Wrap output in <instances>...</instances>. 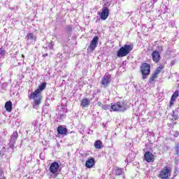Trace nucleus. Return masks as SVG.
Returning a JSON list of instances; mask_svg holds the SVG:
<instances>
[{"label":"nucleus","instance_id":"6","mask_svg":"<svg viewBox=\"0 0 179 179\" xmlns=\"http://www.w3.org/2000/svg\"><path fill=\"white\" fill-rule=\"evenodd\" d=\"M98 15H100V18L101 20H106L110 15V10L107 4H104L101 8V13L98 12Z\"/></svg>","mask_w":179,"mask_h":179},{"label":"nucleus","instance_id":"23","mask_svg":"<svg viewBox=\"0 0 179 179\" xmlns=\"http://www.w3.org/2000/svg\"><path fill=\"white\" fill-rule=\"evenodd\" d=\"M162 69H163V66H159V67H157L155 71V73H156L157 75H159V73H160V72H162Z\"/></svg>","mask_w":179,"mask_h":179},{"label":"nucleus","instance_id":"16","mask_svg":"<svg viewBox=\"0 0 179 179\" xmlns=\"http://www.w3.org/2000/svg\"><path fill=\"white\" fill-rule=\"evenodd\" d=\"M94 146L95 149H103L104 145H103V143L100 140H97L94 142Z\"/></svg>","mask_w":179,"mask_h":179},{"label":"nucleus","instance_id":"7","mask_svg":"<svg viewBox=\"0 0 179 179\" xmlns=\"http://www.w3.org/2000/svg\"><path fill=\"white\" fill-rule=\"evenodd\" d=\"M99 44V36H96L92 40L89 47L87 49L88 52H93L94 50L97 48V45Z\"/></svg>","mask_w":179,"mask_h":179},{"label":"nucleus","instance_id":"27","mask_svg":"<svg viewBox=\"0 0 179 179\" xmlns=\"http://www.w3.org/2000/svg\"><path fill=\"white\" fill-rule=\"evenodd\" d=\"M66 31L70 33L71 31H72V26L67 25L66 27Z\"/></svg>","mask_w":179,"mask_h":179},{"label":"nucleus","instance_id":"11","mask_svg":"<svg viewBox=\"0 0 179 179\" xmlns=\"http://www.w3.org/2000/svg\"><path fill=\"white\" fill-rule=\"evenodd\" d=\"M110 82H111V75L108 73H106L101 80V85H103L104 87H107V86L110 85Z\"/></svg>","mask_w":179,"mask_h":179},{"label":"nucleus","instance_id":"19","mask_svg":"<svg viewBox=\"0 0 179 179\" xmlns=\"http://www.w3.org/2000/svg\"><path fill=\"white\" fill-rule=\"evenodd\" d=\"M115 176H122V169L117 168L115 171Z\"/></svg>","mask_w":179,"mask_h":179},{"label":"nucleus","instance_id":"34","mask_svg":"<svg viewBox=\"0 0 179 179\" xmlns=\"http://www.w3.org/2000/svg\"><path fill=\"white\" fill-rule=\"evenodd\" d=\"M62 112L63 113H68V110L66 108H62Z\"/></svg>","mask_w":179,"mask_h":179},{"label":"nucleus","instance_id":"2","mask_svg":"<svg viewBox=\"0 0 179 179\" xmlns=\"http://www.w3.org/2000/svg\"><path fill=\"white\" fill-rule=\"evenodd\" d=\"M134 50V45H124L121 47L117 52V57L118 58H122L127 57L131 50Z\"/></svg>","mask_w":179,"mask_h":179},{"label":"nucleus","instance_id":"40","mask_svg":"<svg viewBox=\"0 0 179 179\" xmlns=\"http://www.w3.org/2000/svg\"><path fill=\"white\" fill-rule=\"evenodd\" d=\"M175 118V120H177V117H174Z\"/></svg>","mask_w":179,"mask_h":179},{"label":"nucleus","instance_id":"26","mask_svg":"<svg viewBox=\"0 0 179 179\" xmlns=\"http://www.w3.org/2000/svg\"><path fill=\"white\" fill-rule=\"evenodd\" d=\"M102 108L103 110H110V108H111V106L108 104H105V105L102 106Z\"/></svg>","mask_w":179,"mask_h":179},{"label":"nucleus","instance_id":"38","mask_svg":"<svg viewBox=\"0 0 179 179\" xmlns=\"http://www.w3.org/2000/svg\"><path fill=\"white\" fill-rule=\"evenodd\" d=\"M22 58H24V55H22Z\"/></svg>","mask_w":179,"mask_h":179},{"label":"nucleus","instance_id":"14","mask_svg":"<svg viewBox=\"0 0 179 179\" xmlns=\"http://www.w3.org/2000/svg\"><path fill=\"white\" fill-rule=\"evenodd\" d=\"M94 166V159L91 158L86 161L85 162V167L87 169H92Z\"/></svg>","mask_w":179,"mask_h":179},{"label":"nucleus","instance_id":"5","mask_svg":"<svg viewBox=\"0 0 179 179\" xmlns=\"http://www.w3.org/2000/svg\"><path fill=\"white\" fill-rule=\"evenodd\" d=\"M59 170V164L57 162H52L49 168L51 177H57L58 176V171Z\"/></svg>","mask_w":179,"mask_h":179},{"label":"nucleus","instance_id":"17","mask_svg":"<svg viewBox=\"0 0 179 179\" xmlns=\"http://www.w3.org/2000/svg\"><path fill=\"white\" fill-rule=\"evenodd\" d=\"M81 107H88V106H90V101L88 99H83L80 103Z\"/></svg>","mask_w":179,"mask_h":179},{"label":"nucleus","instance_id":"21","mask_svg":"<svg viewBox=\"0 0 179 179\" xmlns=\"http://www.w3.org/2000/svg\"><path fill=\"white\" fill-rule=\"evenodd\" d=\"M178 96V91H176L171 96V101H175L176 99Z\"/></svg>","mask_w":179,"mask_h":179},{"label":"nucleus","instance_id":"15","mask_svg":"<svg viewBox=\"0 0 179 179\" xmlns=\"http://www.w3.org/2000/svg\"><path fill=\"white\" fill-rule=\"evenodd\" d=\"M19 135L17 134V131L13 132V134L10 136V143H16V141L17 140Z\"/></svg>","mask_w":179,"mask_h":179},{"label":"nucleus","instance_id":"12","mask_svg":"<svg viewBox=\"0 0 179 179\" xmlns=\"http://www.w3.org/2000/svg\"><path fill=\"white\" fill-rule=\"evenodd\" d=\"M57 133L59 135L66 136V135H68V129L60 125L57 127Z\"/></svg>","mask_w":179,"mask_h":179},{"label":"nucleus","instance_id":"24","mask_svg":"<svg viewBox=\"0 0 179 179\" xmlns=\"http://www.w3.org/2000/svg\"><path fill=\"white\" fill-rule=\"evenodd\" d=\"M157 75L156 73H154L152 76V77L150 78V83H152V82H153L155 80V79H156L157 78Z\"/></svg>","mask_w":179,"mask_h":179},{"label":"nucleus","instance_id":"36","mask_svg":"<svg viewBox=\"0 0 179 179\" xmlns=\"http://www.w3.org/2000/svg\"><path fill=\"white\" fill-rule=\"evenodd\" d=\"M173 101H171V102H170V106H171V105L173 104Z\"/></svg>","mask_w":179,"mask_h":179},{"label":"nucleus","instance_id":"33","mask_svg":"<svg viewBox=\"0 0 179 179\" xmlns=\"http://www.w3.org/2000/svg\"><path fill=\"white\" fill-rule=\"evenodd\" d=\"M3 177V173L1 171H0V179H2Z\"/></svg>","mask_w":179,"mask_h":179},{"label":"nucleus","instance_id":"39","mask_svg":"<svg viewBox=\"0 0 179 179\" xmlns=\"http://www.w3.org/2000/svg\"><path fill=\"white\" fill-rule=\"evenodd\" d=\"M177 150H178V146L176 147Z\"/></svg>","mask_w":179,"mask_h":179},{"label":"nucleus","instance_id":"10","mask_svg":"<svg viewBox=\"0 0 179 179\" xmlns=\"http://www.w3.org/2000/svg\"><path fill=\"white\" fill-rule=\"evenodd\" d=\"M144 160H145L147 163H153V162H155V155L153 153L150 152V151H147L144 154Z\"/></svg>","mask_w":179,"mask_h":179},{"label":"nucleus","instance_id":"22","mask_svg":"<svg viewBox=\"0 0 179 179\" xmlns=\"http://www.w3.org/2000/svg\"><path fill=\"white\" fill-rule=\"evenodd\" d=\"M6 54V50L3 49V48H0V58H2V57H5V55Z\"/></svg>","mask_w":179,"mask_h":179},{"label":"nucleus","instance_id":"13","mask_svg":"<svg viewBox=\"0 0 179 179\" xmlns=\"http://www.w3.org/2000/svg\"><path fill=\"white\" fill-rule=\"evenodd\" d=\"M152 57L154 62H156V64H157V62L160 61L161 57H160V53H159V51L157 50L153 51L152 53Z\"/></svg>","mask_w":179,"mask_h":179},{"label":"nucleus","instance_id":"25","mask_svg":"<svg viewBox=\"0 0 179 179\" xmlns=\"http://www.w3.org/2000/svg\"><path fill=\"white\" fill-rule=\"evenodd\" d=\"M169 27H174V26H176V21L174 20L169 21Z\"/></svg>","mask_w":179,"mask_h":179},{"label":"nucleus","instance_id":"29","mask_svg":"<svg viewBox=\"0 0 179 179\" xmlns=\"http://www.w3.org/2000/svg\"><path fill=\"white\" fill-rule=\"evenodd\" d=\"M97 106H99V107H101L103 108V106H104V105L101 102H98Z\"/></svg>","mask_w":179,"mask_h":179},{"label":"nucleus","instance_id":"42","mask_svg":"<svg viewBox=\"0 0 179 179\" xmlns=\"http://www.w3.org/2000/svg\"><path fill=\"white\" fill-rule=\"evenodd\" d=\"M174 113H175V112H174V111H173V114H174Z\"/></svg>","mask_w":179,"mask_h":179},{"label":"nucleus","instance_id":"8","mask_svg":"<svg viewBox=\"0 0 179 179\" xmlns=\"http://www.w3.org/2000/svg\"><path fill=\"white\" fill-rule=\"evenodd\" d=\"M110 108L113 111H125V105L124 102L119 101L116 103H111Z\"/></svg>","mask_w":179,"mask_h":179},{"label":"nucleus","instance_id":"3","mask_svg":"<svg viewBox=\"0 0 179 179\" xmlns=\"http://www.w3.org/2000/svg\"><path fill=\"white\" fill-rule=\"evenodd\" d=\"M141 71L143 80H145V79H148V76L150 75V64L143 63L141 66Z\"/></svg>","mask_w":179,"mask_h":179},{"label":"nucleus","instance_id":"4","mask_svg":"<svg viewBox=\"0 0 179 179\" xmlns=\"http://www.w3.org/2000/svg\"><path fill=\"white\" fill-rule=\"evenodd\" d=\"M171 176V168L165 166L161 169L158 177L162 179H167Z\"/></svg>","mask_w":179,"mask_h":179},{"label":"nucleus","instance_id":"1","mask_svg":"<svg viewBox=\"0 0 179 179\" xmlns=\"http://www.w3.org/2000/svg\"><path fill=\"white\" fill-rule=\"evenodd\" d=\"M47 87V83H42L38 88L35 90L33 93L29 95V100L34 99V101L33 103V108L36 110H38V106L41 104V92L44 90Z\"/></svg>","mask_w":179,"mask_h":179},{"label":"nucleus","instance_id":"32","mask_svg":"<svg viewBox=\"0 0 179 179\" xmlns=\"http://www.w3.org/2000/svg\"><path fill=\"white\" fill-rule=\"evenodd\" d=\"M167 2L169 3V0H162V3L164 5H167Z\"/></svg>","mask_w":179,"mask_h":179},{"label":"nucleus","instance_id":"37","mask_svg":"<svg viewBox=\"0 0 179 179\" xmlns=\"http://www.w3.org/2000/svg\"><path fill=\"white\" fill-rule=\"evenodd\" d=\"M153 1V3H155V2H157V0H152Z\"/></svg>","mask_w":179,"mask_h":179},{"label":"nucleus","instance_id":"30","mask_svg":"<svg viewBox=\"0 0 179 179\" xmlns=\"http://www.w3.org/2000/svg\"><path fill=\"white\" fill-rule=\"evenodd\" d=\"M179 135V131H176L173 134V136H175V138H177V136H178Z\"/></svg>","mask_w":179,"mask_h":179},{"label":"nucleus","instance_id":"18","mask_svg":"<svg viewBox=\"0 0 179 179\" xmlns=\"http://www.w3.org/2000/svg\"><path fill=\"white\" fill-rule=\"evenodd\" d=\"M4 107L8 113H10L12 111V101H8L6 102Z\"/></svg>","mask_w":179,"mask_h":179},{"label":"nucleus","instance_id":"31","mask_svg":"<svg viewBox=\"0 0 179 179\" xmlns=\"http://www.w3.org/2000/svg\"><path fill=\"white\" fill-rule=\"evenodd\" d=\"M14 146H15V143H10V148L11 149H13Z\"/></svg>","mask_w":179,"mask_h":179},{"label":"nucleus","instance_id":"9","mask_svg":"<svg viewBox=\"0 0 179 179\" xmlns=\"http://www.w3.org/2000/svg\"><path fill=\"white\" fill-rule=\"evenodd\" d=\"M26 43L27 45H31V44L36 43V40H37V36L33 33H28L25 37Z\"/></svg>","mask_w":179,"mask_h":179},{"label":"nucleus","instance_id":"35","mask_svg":"<svg viewBox=\"0 0 179 179\" xmlns=\"http://www.w3.org/2000/svg\"><path fill=\"white\" fill-rule=\"evenodd\" d=\"M43 58H45V57H48V53H45L42 56Z\"/></svg>","mask_w":179,"mask_h":179},{"label":"nucleus","instance_id":"41","mask_svg":"<svg viewBox=\"0 0 179 179\" xmlns=\"http://www.w3.org/2000/svg\"><path fill=\"white\" fill-rule=\"evenodd\" d=\"M108 6H110V3L108 5Z\"/></svg>","mask_w":179,"mask_h":179},{"label":"nucleus","instance_id":"20","mask_svg":"<svg viewBox=\"0 0 179 179\" xmlns=\"http://www.w3.org/2000/svg\"><path fill=\"white\" fill-rule=\"evenodd\" d=\"M45 50H52L54 48V42H51L47 47H43Z\"/></svg>","mask_w":179,"mask_h":179},{"label":"nucleus","instance_id":"28","mask_svg":"<svg viewBox=\"0 0 179 179\" xmlns=\"http://www.w3.org/2000/svg\"><path fill=\"white\" fill-rule=\"evenodd\" d=\"M59 117H60V118H65L66 117V115L61 113L60 115H59Z\"/></svg>","mask_w":179,"mask_h":179}]
</instances>
